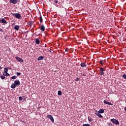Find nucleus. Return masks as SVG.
Listing matches in <instances>:
<instances>
[{
	"mask_svg": "<svg viewBox=\"0 0 126 126\" xmlns=\"http://www.w3.org/2000/svg\"><path fill=\"white\" fill-rule=\"evenodd\" d=\"M111 122L113 123V124H115V125H120V122L118 120L115 119H111L110 120Z\"/></svg>",
	"mask_w": 126,
	"mask_h": 126,
	"instance_id": "nucleus-1",
	"label": "nucleus"
},
{
	"mask_svg": "<svg viewBox=\"0 0 126 126\" xmlns=\"http://www.w3.org/2000/svg\"><path fill=\"white\" fill-rule=\"evenodd\" d=\"M13 16H15L16 18H18V19H20L21 18V15L19 13H11Z\"/></svg>",
	"mask_w": 126,
	"mask_h": 126,
	"instance_id": "nucleus-2",
	"label": "nucleus"
},
{
	"mask_svg": "<svg viewBox=\"0 0 126 126\" xmlns=\"http://www.w3.org/2000/svg\"><path fill=\"white\" fill-rule=\"evenodd\" d=\"M15 59L18 62H19V63H23V59L20 58V57H16Z\"/></svg>",
	"mask_w": 126,
	"mask_h": 126,
	"instance_id": "nucleus-3",
	"label": "nucleus"
},
{
	"mask_svg": "<svg viewBox=\"0 0 126 126\" xmlns=\"http://www.w3.org/2000/svg\"><path fill=\"white\" fill-rule=\"evenodd\" d=\"M47 118H48V119H50L51 120V122H52L53 123H55V120H54V117H53V116L49 115L47 116Z\"/></svg>",
	"mask_w": 126,
	"mask_h": 126,
	"instance_id": "nucleus-4",
	"label": "nucleus"
},
{
	"mask_svg": "<svg viewBox=\"0 0 126 126\" xmlns=\"http://www.w3.org/2000/svg\"><path fill=\"white\" fill-rule=\"evenodd\" d=\"M100 75H104V74H105V73L104 72V68L103 67H100Z\"/></svg>",
	"mask_w": 126,
	"mask_h": 126,
	"instance_id": "nucleus-5",
	"label": "nucleus"
},
{
	"mask_svg": "<svg viewBox=\"0 0 126 126\" xmlns=\"http://www.w3.org/2000/svg\"><path fill=\"white\" fill-rule=\"evenodd\" d=\"M14 83L16 86L20 85V82L19 81V80L14 81Z\"/></svg>",
	"mask_w": 126,
	"mask_h": 126,
	"instance_id": "nucleus-6",
	"label": "nucleus"
},
{
	"mask_svg": "<svg viewBox=\"0 0 126 126\" xmlns=\"http://www.w3.org/2000/svg\"><path fill=\"white\" fill-rule=\"evenodd\" d=\"M1 23H3V24H7V22L6 21V20L4 19L3 18L1 19Z\"/></svg>",
	"mask_w": 126,
	"mask_h": 126,
	"instance_id": "nucleus-7",
	"label": "nucleus"
},
{
	"mask_svg": "<svg viewBox=\"0 0 126 126\" xmlns=\"http://www.w3.org/2000/svg\"><path fill=\"white\" fill-rule=\"evenodd\" d=\"M95 115H96V116H97V117H99V118H103L102 115L99 113V112H95Z\"/></svg>",
	"mask_w": 126,
	"mask_h": 126,
	"instance_id": "nucleus-8",
	"label": "nucleus"
},
{
	"mask_svg": "<svg viewBox=\"0 0 126 126\" xmlns=\"http://www.w3.org/2000/svg\"><path fill=\"white\" fill-rule=\"evenodd\" d=\"M10 2L13 4H16V3H17V1H16L15 0H10Z\"/></svg>",
	"mask_w": 126,
	"mask_h": 126,
	"instance_id": "nucleus-9",
	"label": "nucleus"
},
{
	"mask_svg": "<svg viewBox=\"0 0 126 126\" xmlns=\"http://www.w3.org/2000/svg\"><path fill=\"white\" fill-rule=\"evenodd\" d=\"M80 65L81 67H86L87 65L85 64V63H81Z\"/></svg>",
	"mask_w": 126,
	"mask_h": 126,
	"instance_id": "nucleus-10",
	"label": "nucleus"
},
{
	"mask_svg": "<svg viewBox=\"0 0 126 126\" xmlns=\"http://www.w3.org/2000/svg\"><path fill=\"white\" fill-rule=\"evenodd\" d=\"M105 112V109H100L97 113H99V114H103Z\"/></svg>",
	"mask_w": 126,
	"mask_h": 126,
	"instance_id": "nucleus-11",
	"label": "nucleus"
},
{
	"mask_svg": "<svg viewBox=\"0 0 126 126\" xmlns=\"http://www.w3.org/2000/svg\"><path fill=\"white\" fill-rule=\"evenodd\" d=\"M42 60H44V57L43 56H39L37 58L38 61H42Z\"/></svg>",
	"mask_w": 126,
	"mask_h": 126,
	"instance_id": "nucleus-12",
	"label": "nucleus"
},
{
	"mask_svg": "<svg viewBox=\"0 0 126 126\" xmlns=\"http://www.w3.org/2000/svg\"><path fill=\"white\" fill-rule=\"evenodd\" d=\"M16 85H15V83L12 84L11 86V88H12V89H14L15 88H16Z\"/></svg>",
	"mask_w": 126,
	"mask_h": 126,
	"instance_id": "nucleus-13",
	"label": "nucleus"
},
{
	"mask_svg": "<svg viewBox=\"0 0 126 126\" xmlns=\"http://www.w3.org/2000/svg\"><path fill=\"white\" fill-rule=\"evenodd\" d=\"M14 29H15V30H19V26L18 25L15 26Z\"/></svg>",
	"mask_w": 126,
	"mask_h": 126,
	"instance_id": "nucleus-14",
	"label": "nucleus"
},
{
	"mask_svg": "<svg viewBox=\"0 0 126 126\" xmlns=\"http://www.w3.org/2000/svg\"><path fill=\"white\" fill-rule=\"evenodd\" d=\"M35 43H36V44H40V40L39 39V38H36V39H35Z\"/></svg>",
	"mask_w": 126,
	"mask_h": 126,
	"instance_id": "nucleus-15",
	"label": "nucleus"
},
{
	"mask_svg": "<svg viewBox=\"0 0 126 126\" xmlns=\"http://www.w3.org/2000/svg\"><path fill=\"white\" fill-rule=\"evenodd\" d=\"M40 30L42 31H45V27L44 26V25H42L41 26V28H40Z\"/></svg>",
	"mask_w": 126,
	"mask_h": 126,
	"instance_id": "nucleus-16",
	"label": "nucleus"
},
{
	"mask_svg": "<svg viewBox=\"0 0 126 126\" xmlns=\"http://www.w3.org/2000/svg\"><path fill=\"white\" fill-rule=\"evenodd\" d=\"M3 74L5 76H9V74L8 73H7V72H4Z\"/></svg>",
	"mask_w": 126,
	"mask_h": 126,
	"instance_id": "nucleus-17",
	"label": "nucleus"
},
{
	"mask_svg": "<svg viewBox=\"0 0 126 126\" xmlns=\"http://www.w3.org/2000/svg\"><path fill=\"white\" fill-rule=\"evenodd\" d=\"M40 23H42V22H43V19L42 18V16L41 15H40Z\"/></svg>",
	"mask_w": 126,
	"mask_h": 126,
	"instance_id": "nucleus-18",
	"label": "nucleus"
},
{
	"mask_svg": "<svg viewBox=\"0 0 126 126\" xmlns=\"http://www.w3.org/2000/svg\"><path fill=\"white\" fill-rule=\"evenodd\" d=\"M88 119L89 122H92V121H93V119H92V118L88 117Z\"/></svg>",
	"mask_w": 126,
	"mask_h": 126,
	"instance_id": "nucleus-19",
	"label": "nucleus"
},
{
	"mask_svg": "<svg viewBox=\"0 0 126 126\" xmlns=\"http://www.w3.org/2000/svg\"><path fill=\"white\" fill-rule=\"evenodd\" d=\"M7 71H8V69L7 68V67L4 68V72H7Z\"/></svg>",
	"mask_w": 126,
	"mask_h": 126,
	"instance_id": "nucleus-20",
	"label": "nucleus"
},
{
	"mask_svg": "<svg viewBox=\"0 0 126 126\" xmlns=\"http://www.w3.org/2000/svg\"><path fill=\"white\" fill-rule=\"evenodd\" d=\"M58 94L59 96H61L62 95V91H58Z\"/></svg>",
	"mask_w": 126,
	"mask_h": 126,
	"instance_id": "nucleus-21",
	"label": "nucleus"
},
{
	"mask_svg": "<svg viewBox=\"0 0 126 126\" xmlns=\"http://www.w3.org/2000/svg\"><path fill=\"white\" fill-rule=\"evenodd\" d=\"M16 78H17V76H13L11 77V79H16Z\"/></svg>",
	"mask_w": 126,
	"mask_h": 126,
	"instance_id": "nucleus-22",
	"label": "nucleus"
},
{
	"mask_svg": "<svg viewBox=\"0 0 126 126\" xmlns=\"http://www.w3.org/2000/svg\"><path fill=\"white\" fill-rule=\"evenodd\" d=\"M15 73H16V74H17V75H18V76L21 75V73H20V72H16Z\"/></svg>",
	"mask_w": 126,
	"mask_h": 126,
	"instance_id": "nucleus-23",
	"label": "nucleus"
},
{
	"mask_svg": "<svg viewBox=\"0 0 126 126\" xmlns=\"http://www.w3.org/2000/svg\"><path fill=\"white\" fill-rule=\"evenodd\" d=\"M0 78L1 79H2V80L5 79V77H4V76L2 75V76H0Z\"/></svg>",
	"mask_w": 126,
	"mask_h": 126,
	"instance_id": "nucleus-24",
	"label": "nucleus"
},
{
	"mask_svg": "<svg viewBox=\"0 0 126 126\" xmlns=\"http://www.w3.org/2000/svg\"><path fill=\"white\" fill-rule=\"evenodd\" d=\"M19 101H22V100H23V97H22V96H20L19 97Z\"/></svg>",
	"mask_w": 126,
	"mask_h": 126,
	"instance_id": "nucleus-25",
	"label": "nucleus"
},
{
	"mask_svg": "<svg viewBox=\"0 0 126 126\" xmlns=\"http://www.w3.org/2000/svg\"><path fill=\"white\" fill-rule=\"evenodd\" d=\"M29 23H30V25H33V23H34V22L32 21H31L29 22Z\"/></svg>",
	"mask_w": 126,
	"mask_h": 126,
	"instance_id": "nucleus-26",
	"label": "nucleus"
},
{
	"mask_svg": "<svg viewBox=\"0 0 126 126\" xmlns=\"http://www.w3.org/2000/svg\"><path fill=\"white\" fill-rule=\"evenodd\" d=\"M122 77L123 78H124V79H126V74H123Z\"/></svg>",
	"mask_w": 126,
	"mask_h": 126,
	"instance_id": "nucleus-27",
	"label": "nucleus"
},
{
	"mask_svg": "<svg viewBox=\"0 0 126 126\" xmlns=\"http://www.w3.org/2000/svg\"><path fill=\"white\" fill-rule=\"evenodd\" d=\"M107 105H109L110 106H113V104L110 102H107Z\"/></svg>",
	"mask_w": 126,
	"mask_h": 126,
	"instance_id": "nucleus-28",
	"label": "nucleus"
},
{
	"mask_svg": "<svg viewBox=\"0 0 126 126\" xmlns=\"http://www.w3.org/2000/svg\"><path fill=\"white\" fill-rule=\"evenodd\" d=\"M80 79V78L77 77L76 78V79H75V81H79V80Z\"/></svg>",
	"mask_w": 126,
	"mask_h": 126,
	"instance_id": "nucleus-29",
	"label": "nucleus"
},
{
	"mask_svg": "<svg viewBox=\"0 0 126 126\" xmlns=\"http://www.w3.org/2000/svg\"><path fill=\"white\" fill-rule=\"evenodd\" d=\"M83 126H90V124H84L83 125Z\"/></svg>",
	"mask_w": 126,
	"mask_h": 126,
	"instance_id": "nucleus-30",
	"label": "nucleus"
},
{
	"mask_svg": "<svg viewBox=\"0 0 126 126\" xmlns=\"http://www.w3.org/2000/svg\"><path fill=\"white\" fill-rule=\"evenodd\" d=\"M58 2H59V1L58 0H54V3H58Z\"/></svg>",
	"mask_w": 126,
	"mask_h": 126,
	"instance_id": "nucleus-31",
	"label": "nucleus"
},
{
	"mask_svg": "<svg viewBox=\"0 0 126 126\" xmlns=\"http://www.w3.org/2000/svg\"><path fill=\"white\" fill-rule=\"evenodd\" d=\"M99 63H100V64H103V61H102V60L100 61H99Z\"/></svg>",
	"mask_w": 126,
	"mask_h": 126,
	"instance_id": "nucleus-32",
	"label": "nucleus"
},
{
	"mask_svg": "<svg viewBox=\"0 0 126 126\" xmlns=\"http://www.w3.org/2000/svg\"><path fill=\"white\" fill-rule=\"evenodd\" d=\"M103 103H104V104H108V101H107L106 100H104L103 101Z\"/></svg>",
	"mask_w": 126,
	"mask_h": 126,
	"instance_id": "nucleus-33",
	"label": "nucleus"
},
{
	"mask_svg": "<svg viewBox=\"0 0 126 126\" xmlns=\"http://www.w3.org/2000/svg\"><path fill=\"white\" fill-rule=\"evenodd\" d=\"M108 125H109V126H113V124H112V123H108Z\"/></svg>",
	"mask_w": 126,
	"mask_h": 126,
	"instance_id": "nucleus-34",
	"label": "nucleus"
},
{
	"mask_svg": "<svg viewBox=\"0 0 126 126\" xmlns=\"http://www.w3.org/2000/svg\"><path fill=\"white\" fill-rule=\"evenodd\" d=\"M67 51H68V48L65 49V52H67Z\"/></svg>",
	"mask_w": 126,
	"mask_h": 126,
	"instance_id": "nucleus-35",
	"label": "nucleus"
},
{
	"mask_svg": "<svg viewBox=\"0 0 126 126\" xmlns=\"http://www.w3.org/2000/svg\"><path fill=\"white\" fill-rule=\"evenodd\" d=\"M83 76H86V74H83Z\"/></svg>",
	"mask_w": 126,
	"mask_h": 126,
	"instance_id": "nucleus-36",
	"label": "nucleus"
},
{
	"mask_svg": "<svg viewBox=\"0 0 126 126\" xmlns=\"http://www.w3.org/2000/svg\"><path fill=\"white\" fill-rule=\"evenodd\" d=\"M0 31H1V32H2V31H3V30H2V29H0Z\"/></svg>",
	"mask_w": 126,
	"mask_h": 126,
	"instance_id": "nucleus-37",
	"label": "nucleus"
},
{
	"mask_svg": "<svg viewBox=\"0 0 126 126\" xmlns=\"http://www.w3.org/2000/svg\"><path fill=\"white\" fill-rule=\"evenodd\" d=\"M2 68V67H1V66H0V69H1Z\"/></svg>",
	"mask_w": 126,
	"mask_h": 126,
	"instance_id": "nucleus-38",
	"label": "nucleus"
},
{
	"mask_svg": "<svg viewBox=\"0 0 126 126\" xmlns=\"http://www.w3.org/2000/svg\"><path fill=\"white\" fill-rule=\"evenodd\" d=\"M1 20H0V23H1Z\"/></svg>",
	"mask_w": 126,
	"mask_h": 126,
	"instance_id": "nucleus-39",
	"label": "nucleus"
},
{
	"mask_svg": "<svg viewBox=\"0 0 126 126\" xmlns=\"http://www.w3.org/2000/svg\"><path fill=\"white\" fill-rule=\"evenodd\" d=\"M28 32H25V33H28Z\"/></svg>",
	"mask_w": 126,
	"mask_h": 126,
	"instance_id": "nucleus-40",
	"label": "nucleus"
},
{
	"mask_svg": "<svg viewBox=\"0 0 126 126\" xmlns=\"http://www.w3.org/2000/svg\"><path fill=\"white\" fill-rule=\"evenodd\" d=\"M16 1H17V0H15Z\"/></svg>",
	"mask_w": 126,
	"mask_h": 126,
	"instance_id": "nucleus-41",
	"label": "nucleus"
}]
</instances>
